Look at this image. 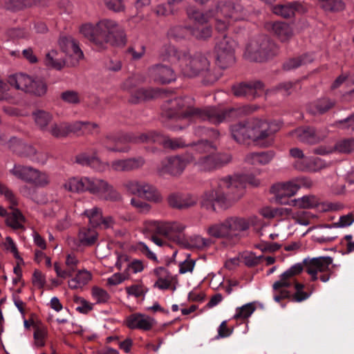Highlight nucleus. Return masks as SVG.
<instances>
[{
  "label": "nucleus",
  "instance_id": "nucleus-24",
  "mask_svg": "<svg viewBox=\"0 0 354 354\" xmlns=\"http://www.w3.org/2000/svg\"><path fill=\"white\" fill-rule=\"evenodd\" d=\"M148 75L155 82L162 84H169L176 77L174 71L171 67L161 64L149 67Z\"/></svg>",
  "mask_w": 354,
  "mask_h": 354
},
{
  "label": "nucleus",
  "instance_id": "nucleus-9",
  "mask_svg": "<svg viewBox=\"0 0 354 354\" xmlns=\"http://www.w3.org/2000/svg\"><path fill=\"white\" fill-rule=\"evenodd\" d=\"M221 183V178L218 180L212 189L203 193L200 200L201 208L210 212H216V203L221 207L228 208L236 201L231 189L222 187L220 186Z\"/></svg>",
  "mask_w": 354,
  "mask_h": 354
},
{
  "label": "nucleus",
  "instance_id": "nucleus-35",
  "mask_svg": "<svg viewBox=\"0 0 354 354\" xmlns=\"http://www.w3.org/2000/svg\"><path fill=\"white\" fill-rule=\"evenodd\" d=\"M52 136L56 138L66 137L71 132H75L74 122H59L53 123L47 131Z\"/></svg>",
  "mask_w": 354,
  "mask_h": 354
},
{
  "label": "nucleus",
  "instance_id": "nucleus-28",
  "mask_svg": "<svg viewBox=\"0 0 354 354\" xmlns=\"http://www.w3.org/2000/svg\"><path fill=\"white\" fill-rule=\"evenodd\" d=\"M197 197L190 194H171L167 198L169 206L179 209H187L196 205Z\"/></svg>",
  "mask_w": 354,
  "mask_h": 354
},
{
  "label": "nucleus",
  "instance_id": "nucleus-55",
  "mask_svg": "<svg viewBox=\"0 0 354 354\" xmlns=\"http://www.w3.org/2000/svg\"><path fill=\"white\" fill-rule=\"evenodd\" d=\"M91 293L92 297L98 304L106 303L110 298V295L105 290L97 286L92 288Z\"/></svg>",
  "mask_w": 354,
  "mask_h": 354
},
{
  "label": "nucleus",
  "instance_id": "nucleus-61",
  "mask_svg": "<svg viewBox=\"0 0 354 354\" xmlns=\"http://www.w3.org/2000/svg\"><path fill=\"white\" fill-rule=\"evenodd\" d=\"M32 282L35 287L41 289L46 283L45 276L39 270H35L32 274Z\"/></svg>",
  "mask_w": 354,
  "mask_h": 354
},
{
  "label": "nucleus",
  "instance_id": "nucleus-41",
  "mask_svg": "<svg viewBox=\"0 0 354 354\" xmlns=\"http://www.w3.org/2000/svg\"><path fill=\"white\" fill-rule=\"evenodd\" d=\"M44 64L50 68L60 71L67 65V61L59 57V55L57 51L51 50L46 55Z\"/></svg>",
  "mask_w": 354,
  "mask_h": 354
},
{
  "label": "nucleus",
  "instance_id": "nucleus-40",
  "mask_svg": "<svg viewBox=\"0 0 354 354\" xmlns=\"http://www.w3.org/2000/svg\"><path fill=\"white\" fill-rule=\"evenodd\" d=\"M191 35L197 40L206 41L213 34V28L210 24L192 26L188 28Z\"/></svg>",
  "mask_w": 354,
  "mask_h": 354
},
{
  "label": "nucleus",
  "instance_id": "nucleus-37",
  "mask_svg": "<svg viewBox=\"0 0 354 354\" xmlns=\"http://www.w3.org/2000/svg\"><path fill=\"white\" fill-rule=\"evenodd\" d=\"M15 206H10L11 212L6 215V224L14 230H19L24 228V224L26 221L24 216L21 211Z\"/></svg>",
  "mask_w": 354,
  "mask_h": 354
},
{
  "label": "nucleus",
  "instance_id": "nucleus-8",
  "mask_svg": "<svg viewBox=\"0 0 354 354\" xmlns=\"http://www.w3.org/2000/svg\"><path fill=\"white\" fill-rule=\"evenodd\" d=\"M248 124L252 140L263 147L272 145L274 136L280 129V125L275 121L261 118L248 119Z\"/></svg>",
  "mask_w": 354,
  "mask_h": 354
},
{
  "label": "nucleus",
  "instance_id": "nucleus-19",
  "mask_svg": "<svg viewBox=\"0 0 354 354\" xmlns=\"http://www.w3.org/2000/svg\"><path fill=\"white\" fill-rule=\"evenodd\" d=\"M290 134L302 143L316 145L324 140L329 134V130L317 131L312 127L304 126L297 128Z\"/></svg>",
  "mask_w": 354,
  "mask_h": 354
},
{
  "label": "nucleus",
  "instance_id": "nucleus-57",
  "mask_svg": "<svg viewBox=\"0 0 354 354\" xmlns=\"http://www.w3.org/2000/svg\"><path fill=\"white\" fill-rule=\"evenodd\" d=\"M129 277L130 273L127 270H124L123 272H117L107 279V283L110 286H116L129 279Z\"/></svg>",
  "mask_w": 354,
  "mask_h": 354
},
{
  "label": "nucleus",
  "instance_id": "nucleus-2",
  "mask_svg": "<svg viewBox=\"0 0 354 354\" xmlns=\"http://www.w3.org/2000/svg\"><path fill=\"white\" fill-rule=\"evenodd\" d=\"M162 56L176 64L184 76L201 77L204 84H212L219 78L210 61L201 53L191 55L187 50L168 45L165 46Z\"/></svg>",
  "mask_w": 354,
  "mask_h": 354
},
{
  "label": "nucleus",
  "instance_id": "nucleus-1",
  "mask_svg": "<svg viewBox=\"0 0 354 354\" xmlns=\"http://www.w3.org/2000/svg\"><path fill=\"white\" fill-rule=\"evenodd\" d=\"M241 108L221 109L216 107L199 109L194 106L192 98L176 97L168 100L163 105V115L176 121H209L212 124H220L227 120L236 119L241 116Z\"/></svg>",
  "mask_w": 354,
  "mask_h": 354
},
{
  "label": "nucleus",
  "instance_id": "nucleus-26",
  "mask_svg": "<svg viewBox=\"0 0 354 354\" xmlns=\"http://www.w3.org/2000/svg\"><path fill=\"white\" fill-rule=\"evenodd\" d=\"M145 163V159L141 157L120 159L112 161L109 168L113 171L125 172L141 168Z\"/></svg>",
  "mask_w": 354,
  "mask_h": 354
},
{
  "label": "nucleus",
  "instance_id": "nucleus-17",
  "mask_svg": "<svg viewBox=\"0 0 354 354\" xmlns=\"http://www.w3.org/2000/svg\"><path fill=\"white\" fill-rule=\"evenodd\" d=\"M232 160V156L228 153H209L196 158L192 162L201 171H212L220 168Z\"/></svg>",
  "mask_w": 354,
  "mask_h": 354
},
{
  "label": "nucleus",
  "instance_id": "nucleus-64",
  "mask_svg": "<svg viewBox=\"0 0 354 354\" xmlns=\"http://www.w3.org/2000/svg\"><path fill=\"white\" fill-rule=\"evenodd\" d=\"M109 165L108 162H104L100 160V158L97 156L95 153H94V158L93 162H91V167L96 170L99 172H104L108 168H109Z\"/></svg>",
  "mask_w": 354,
  "mask_h": 354
},
{
  "label": "nucleus",
  "instance_id": "nucleus-33",
  "mask_svg": "<svg viewBox=\"0 0 354 354\" xmlns=\"http://www.w3.org/2000/svg\"><path fill=\"white\" fill-rule=\"evenodd\" d=\"M250 131V128H249L248 120L237 122L230 127L232 137L239 143H243L248 140H252Z\"/></svg>",
  "mask_w": 354,
  "mask_h": 354
},
{
  "label": "nucleus",
  "instance_id": "nucleus-42",
  "mask_svg": "<svg viewBox=\"0 0 354 354\" xmlns=\"http://www.w3.org/2000/svg\"><path fill=\"white\" fill-rule=\"evenodd\" d=\"M331 107V102L328 98H322L308 105V112L313 115L323 114Z\"/></svg>",
  "mask_w": 354,
  "mask_h": 354
},
{
  "label": "nucleus",
  "instance_id": "nucleus-60",
  "mask_svg": "<svg viewBox=\"0 0 354 354\" xmlns=\"http://www.w3.org/2000/svg\"><path fill=\"white\" fill-rule=\"evenodd\" d=\"M75 131L86 129L92 132L98 131L99 126L97 123L89 122L76 121L74 122Z\"/></svg>",
  "mask_w": 354,
  "mask_h": 354
},
{
  "label": "nucleus",
  "instance_id": "nucleus-32",
  "mask_svg": "<svg viewBox=\"0 0 354 354\" xmlns=\"http://www.w3.org/2000/svg\"><path fill=\"white\" fill-rule=\"evenodd\" d=\"M153 274L157 280L153 284V287L159 290L169 289L176 277L165 268L158 267L153 270Z\"/></svg>",
  "mask_w": 354,
  "mask_h": 354
},
{
  "label": "nucleus",
  "instance_id": "nucleus-4",
  "mask_svg": "<svg viewBox=\"0 0 354 354\" xmlns=\"http://www.w3.org/2000/svg\"><path fill=\"white\" fill-rule=\"evenodd\" d=\"M80 32L98 50L107 48L109 44L124 46L127 41L124 28L116 21L111 19H102L95 24H82L80 27Z\"/></svg>",
  "mask_w": 354,
  "mask_h": 354
},
{
  "label": "nucleus",
  "instance_id": "nucleus-53",
  "mask_svg": "<svg viewBox=\"0 0 354 354\" xmlns=\"http://www.w3.org/2000/svg\"><path fill=\"white\" fill-rule=\"evenodd\" d=\"M35 343L37 346H43L45 344V338L47 335V329L44 326H34Z\"/></svg>",
  "mask_w": 354,
  "mask_h": 354
},
{
  "label": "nucleus",
  "instance_id": "nucleus-52",
  "mask_svg": "<svg viewBox=\"0 0 354 354\" xmlns=\"http://www.w3.org/2000/svg\"><path fill=\"white\" fill-rule=\"evenodd\" d=\"M60 97L64 102L71 104H78L81 102L79 93L73 90H68L62 92Z\"/></svg>",
  "mask_w": 354,
  "mask_h": 354
},
{
  "label": "nucleus",
  "instance_id": "nucleus-22",
  "mask_svg": "<svg viewBox=\"0 0 354 354\" xmlns=\"http://www.w3.org/2000/svg\"><path fill=\"white\" fill-rule=\"evenodd\" d=\"M232 91L236 97H245L248 99L252 100L263 94L264 85L259 81L250 83H240L234 85L232 88Z\"/></svg>",
  "mask_w": 354,
  "mask_h": 354
},
{
  "label": "nucleus",
  "instance_id": "nucleus-7",
  "mask_svg": "<svg viewBox=\"0 0 354 354\" xmlns=\"http://www.w3.org/2000/svg\"><path fill=\"white\" fill-rule=\"evenodd\" d=\"M250 227L249 219L244 217L231 216L223 222L214 224L207 229V233L215 238L233 239L239 237Z\"/></svg>",
  "mask_w": 354,
  "mask_h": 354
},
{
  "label": "nucleus",
  "instance_id": "nucleus-59",
  "mask_svg": "<svg viewBox=\"0 0 354 354\" xmlns=\"http://www.w3.org/2000/svg\"><path fill=\"white\" fill-rule=\"evenodd\" d=\"M74 302L77 305L76 310L81 313L87 314L93 308L92 304L82 297H75Z\"/></svg>",
  "mask_w": 354,
  "mask_h": 354
},
{
  "label": "nucleus",
  "instance_id": "nucleus-56",
  "mask_svg": "<svg viewBox=\"0 0 354 354\" xmlns=\"http://www.w3.org/2000/svg\"><path fill=\"white\" fill-rule=\"evenodd\" d=\"M130 204L140 214H148L151 209V206L149 203L139 198H132Z\"/></svg>",
  "mask_w": 354,
  "mask_h": 354
},
{
  "label": "nucleus",
  "instance_id": "nucleus-47",
  "mask_svg": "<svg viewBox=\"0 0 354 354\" xmlns=\"http://www.w3.org/2000/svg\"><path fill=\"white\" fill-rule=\"evenodd\" d=\"M155 95V91L152 89H145L143 88L135 91L129 98V102L133 104H137L142 101L151 99Z\"/></svg>",
  "mask_w": 354,
  "mask_h": 354
},
{
  "label": "nucleus",
  "instance_id": "nucleus-51",
  "mask_svg": "<svg viewBox=\"0 0 354 354\" xmlns=\"http://www.w3.org/2000/svg\"><path fill=\"white\" fill-rule=\"evenodd\" d=\"M272 12L275 15L286 19L292 17V10L290 7V3L287 4H278L272 7Z\"/></svg>",
  "mask_w": 354,
  "mask_h": 354
},
{
  "label": "nucleus",
  "instance_id": "nucleus-50",
  "mask_svg": "<svg viewBox=\"0 0 354 354\" xmlns=\"http://www.w3.org/2000/svg\"><path fill=\"white\" fill-rule=\"evenodd\" d=\"M143 183L136 180H128L122 184V187L129 194L140 196Z\"/></svg>",
  "mask_w": 354,
  "mask_h": 354
},
{
  "label": "nucleus",
  "instance_id": "nucleus-11",
  "mask_svg": "<svg viewBox=\"0 0 354 354\" xmlns=\"http://www.w3.org/2000/svg\"><path fill=\"white\" fill-rule=\"evenodd\" d=\"M8 84L17 90L36 96L44 95L47 91L46 82L41 79H34L25 73H15L8 78Z\"/></svg>",
  "mask_w": 354,
  "mask_h": 354
},
{
  "label": "nucleus",
  "instance_id": "nucleus-3",
  "mask_svg": "<svg viewBox=\"0 0 354 354\" xmlns=\"http://www.w3.org/2000/svg\"><path fill=\"white\" fill-rule=\"evenodd\" d=\"M187 15L189 18L194 21L193 26L208 24L209 20L214 18L216 30L218 32H224L232 23L245 19L248 17V10L239 2L221 1L216 3L214 9L205 12L189 10Z\"/></svg>",
  "mask_w": 354,
  "mask_h": 354
},
{
  "label": "nucleus",
  "instance_id": "nucleus-38",
  "mask_svg": "<svg viewBox=\"0 0 354 354\" xmlns=\"http://www.w3.org/2000/svg\"><path fill=\"white\" fill-rule=\"evenodd\" d=\"M145 200L154 203H160L163 198L158 189L151 184L144 182L140 196Z\"/></svg>",
  "mask_w": 354,
  "mask_h": 354
},
{
  "label": "nucleus",
  "instance_id": "nucleus-13",
  "mask_svg": "<svg viewBox=\"0 0 354 354\" xmlns=\"http://www.w3.org/2000/svg\"><path fill=\"white\" fill-rule=\"evenodd\" d=\"M261 185V180L260 178L253 174H247L224 177L221 178L220 186L231 189L236 201L243 196L244 189L247 185L257 187Z\"/></svg>",
  "mask_w": 354,
  "mask_h": 354
},
{
  "label": "nucleus",
  "instance_id": "nucleus-34",
  "mask_svg": "<svg viewBox=\"0 0 354 354\" xmlns=\"http://www.w3.org/2000/svg\"><path fill=\"white\" fill-rule=\"evenodd\" d=\"M98 236V232L94 227H84L78 232L77 240L80 245L91 247L97 242Z\"/></svg>",
  "mask_w": 354,
  "mask_h": 354
},
{
  "label": "nucleus",
  "instance_id": "nucleus-54",
  "mask_svg": "<svg viewBox=\"0 0 354 354\" xmlns=\"http://www.w3.org/2000/svg\"><path fill=\"white\" fill-rule=\"evenodd\" d=\"M0 194L9 202L10 206H17L18 204L17 198L12 191L5 184L0 182Z\"/></svg>",
  "mask_w": 354,
  "mask_h": 354
},
{
  "label": "nucleus",
  "instance_id": "nucleus-39",
  "mask_svg": "<svg viewBox=\"0 0 354 354\" xmlns=\"http://www.w3.org/2000/svg\"><path fill=\"white\" fill-rule=\"evenodd\" d=\"M313 60V59L310 55L304 54L288 59L283 62L282 68L284 71H289L308 64L312 62Z\"/></svg>",
  "mask_w": 354,
  "mask_h": 354
},
{
  "label": "nucleus",
  "instance_id": "nucleus-5",
  "mask_svg": "<svg viewBox=\"0 0 354 354\" xmlns=\"http://www.w3.org/2000/svg\"><path fill=\"white\" fill-rule=\"evenodd\" d=\"M63 186L66 190L71 192H88L106 201L113 203L123 201L122 194L104 178L90 176L73 177L66 180Z\"/></svg>",
  "mask_w": 354,
  "mask_h": 354
},
{
  "label": "nucleus",
  "instance_id": "nucleus-44",
  "mask_svg": "<svg viewBox=\"0 0 354 354\" xmlns=\"http://www.w3.org/2000/svg\"><path fill=\"white\" fill-rule=\"evenodd\" d=\"M92 278L90 272L87 270H81L77 272L76 276L68 281V287L71 289H77L87 284Z\"/></svg>",
  "mask_w": 354,
  "mask_h": 354
},
{
  "label": "nucleus",
  "instance_id": "nucleus-63",
  "mask_svg": "<svg viewBox=\"0 0 354 354\" xmlns=\"http://www.w3.org/2000/svg\"><path fill=\"white\" fill-rule=\"evenodd\" d=\"M195 266V261L189 259V255L185 260L179 264V272L185 274L186 272H192Z\"/></svg>",
  "mask_w": 354,
  "mask_h": 354
},
{
  "label": "nucleus",
  "instance_id": "nucleus-36",
  "mask_svg": "<svg viewBox=\"0 0 354 354\" xmlns=\"http://www.w3.org/2000/svg\"><path fill=\"white\" fill-rule=\"evenodd\" d=\"M32 119L35 125L43 131H46L48 129V124L51 123L53 116L48 111L37 109L32 113Z\"/></svg>",
  "mask_w": 354,
  "mask_h": 354
},
{
  "label": "nucleus",
  "instance_id": "nucleus-58",
  "mask_svg": "<svg viewBox=\"0 0 354 354\" xmlns=\"http://www.w3.org/2000/svg\"><path fill=\"white\" fill-rule=\"evenodd\" d=\"M296 82H286L279 84L274 88L271 92L279 91L281 92L283 95H288L292 93L296 88Z\"/></svg>",
  "mask_w": 354,
  "mask_h": 354
},
{
  "label": "nucleus",
  "instance_id": "nucleus-31",
  "mask_svg": "<svg viewBox=\"0 0 354 354\" xmlns=\"http://www.w3.org/2000/svg\"><path fill=\"white\" fill-rule=\"evenodd\" d=\"M305 268L304 263H298L291 266L288 270L283 272L280 276V279L275 281L272 286L274 290L279 288H287L290 286V279L296 275L299 274Z\"/></svg>",
  "mask_w": 354,
  "mask_h": 354
},
{
  "label": "nucleus",
  "instance_id": "nucleus-29",
  "mask_svg": "<svg viewBox=\"0 0 354 354\" xmlns=\"http://www.w3.org/2000/svg\"><path fill=\"white\" fill-rule=\"evenodd\" d=\"M8 148L19 157L30 159L35 153L36 149L31 145L12 138L7 142Z\"/></svg>",
  "mask_w": 354,
  "mask_h": 354
},
{
  "label": "nucleus",
  "instance_id": "nucleus-23",
  "mask_svg": "<svg viewBox=\"0 0 354 354\" xmlns=\"http://www.w3.org/2000/svg\"><path fill=\"white\" fill-rule=\"evenodd\" d=\"M299 185L293 181L277 183L270 187V192L275 196L277 202L281 204H289L286 199L290 198L298 192Z\"/></svg>",
  "mask_w": 354,
  "mask_h": 354
},
{
  "label": "nucleus",
  "instance_id": "nucleus-16",
  "mask_svg": "<svg viewBox=\"0 0 354 354\" xmlns=\"http://www.w3.org/2000/svg\"><path fill=\"white\" fill-rule=\"evenodd\" d=\"M194 160V155L186 152L181 156H170L161 162L158 171L160 175L169 174L173 176H180L188 164Z\"/></svg>",
  "mask_w": 354,
  "mask_h": 354
},
{
  "label": "nucleus",
  "instance_id": "nucleus-46",
  "mask_svg": "<svg viewBox=\"0 0 354 354\" xmlns=\"http://www.w3.org/2000/svg\"><path fill=\"white\" fill-rule=\"evenodd\" d=\"M82 215L88 218V223L91 227L95 228L100 226V221L102 219L103 213L100 207L95 206L91 209H85Z\"/></svg>",
  "mask_w": 354,
  "mask_h": 354
},
{
  "label": "nucleus",
  "instance_id": "nucleus-18",
  "mask_svg": "<svg viewBox=\"0 0 354 354\" xmlns=\"http://www.w3.org/2000/svg\"><path fill=\"white\" fill-rule=\"evenodd\" d=\"M144 133L138 134H126L124 136H108L103 141L104 147L114 152L126 153L130 150L127 143H145L146 141H141L140 138Z\"/></svg>",
  "mask_w": 354,
  "mask_h": 354
},
{
  "label": "nucleus",
  "instance_id": "nucleus-48",
  "mask_svg": "<svg viewBox=\"0 0 354 354\" xmlns=\"http://www.w3.org/2000/svg\"><path fill=\"white\" fill-rule=\"evenodd\" d=\"M354 151V139H344L336 142L333 151L340 153H350Z\"/></svg>",
  "mask_w": 354,
  "mask_h": 354
},
{
  "label": "nucleus",
  "instance_id": "nucleus-6",
  "mask_svg": "<svg viewBox=\"0 0 354 354\" xmlns=\"http://www.w3.org/2000/svg\"><path fill=\"white\" fill-rule=\"evenodd\" d=\"M185 226L179 222H167L161 221H146L144 222V230L152 234L151 240L158 246L167 245V241L160 237L178 241L180 235Z\"/></svg>",
  "mask_w": 354,
  "mask_h": 354
},
{
  "label": "nucleus",
  "instance_id": "nucleus-27",
  "mask_svg": "<svg viewBox=\"0 0 354 354\" xmlns=\"http://www.w3.org/2000/svg\"><path fill=\"white\" fill-rule=\"evenodd\" d=\"M266 28L282 43L289 42L294 35L292 28L286 22L275 21L268 23Z\"/></svg>",
  "mask_w": 354,
  "mask_h": 354
},
{
  "label": "nucleus",
  "instance_id": "nucleus-25",
  "mask_svg": "<svg viewBox=\"0 0 354 354\" xmlns=\"http://www.w3.org/2000/svg\"><path fill=\"white\" fill-rule=\"evenodd\" d=\"M124 324L130 329L147 331L152 328L156 322L147 315L133 313L126 317Z\"/></svg>",
  "mask_w": 354,
  "mask_h": 354
},
{
  "label": "nucleus",
  "instance_id": "nucleus-14",
  "mask_svg": "<svg viewBox=\"0 0 354 354\" xmlns=\"http://www.w3.org/2000/svg\"><path fill=\"white\" fill-rule=\"evenodd\" d=\"M236 42L230 37L225 35L218 39L214 48L216 64L221 68H226L235 62Z\"/></svg>",
  "mask_w": 354,
  "mask_h": 354
},
{
  "label": "nucleus",
  "instance_id": "nucleus-12",
  "mask_svg": "<svg viewBox=\"0 0 354 354\" xmlns=\"http://www.w3.org/2000/svg\"><path fill=\"white\" fill-rule=\"evenodd\" d=\"M17 178L34 185L35 187H44L49 185L50 177L46 172L32 166L15 165L10 171Z\"/></svg>",
  "mask_w": 354,
  "mask_h": 354
},
{
  "label": "nucleus",
  "instance_id": "nucleus-49",
  "mask_svg": "<svg viewBox=\"0 0 354 354\" xmlns=\"http://www.w3.org/2000/svg\"><path fill=\"white\" fill-rule=\"evenodd\" d=\"M255 306L252 303L237 308L234 315L235 319H245L248 318L255 310Z\"/></svg>",
  "mask_w": 354,
  "mask_h": 354
},
{
  "label": "nucleus",
  "instance_id": "nucleus-15",
  "mask_svg": "<svg viewBox=\"0 0 354 354\" xmlns=\"http://www.w3.org/2000/svg\"><path fill=\"white\" fill-rule=\"evenodd\" d=\"M303 263L306 272L311 276L313 281L319 278L323 282H326L330 279L329 266L332 264V259L330 257L306 258Z\"/></svg>",
  "mask_w": 354,
  "mask_h": 354
},
{
  "label": "nucleus",
  "instance_id": "nucleus-43",
  "mask_svg": "<svg viewBox=\"0 0 354 354\" xmlns=\"http://www.w3.org/2000/svg\"><path fill=\"white\" fill-rule=\"evenodd\" d=\"M188 145L192 147V151L199 156L212 153L216 150V146L207 140H202Z\"/></svg>",
  "mask_w": 354,
  "mask_h": 354
},
{
  "label": "nucleus",
  "instance_id": "nucleus-30",
  "mask_svg": "<svg viewBox=\"0 0 354 354\" xmlns=\"http://www.w3.org/2000/svg\"><path fill=\"white\" fill-rule=\"evenodd\" d=\"M275 157V152L270 150L250 152L245 155L244 162L252 166H265L270 164Z\"/></svg>",
  "mask_w": 354,
  "mask_h": 354
},
{
  "label": "nucleus",
  "instance_id": "nucleus-10",
  "mask_svg": "<svg viewBox=\"0 0 354 354\" xmlns=\"http://www.w3.org/2000/svg\"><path fill=\"white\" fill-rule=\"evenodd\" d=\"M278 46L268 36L259 35L248 44L245 55L252 61L264 62L277 55Z\"/></svg>",
  "mask_w": 354,
  "mask_h": 354
},
{
  "label": "nucleus",
  "instance_id": "nucleus-21",
  "mask_svg": "<svg viewBox=\"0 0 354 354\" xmlns=\"http://www.w3.org/2000/svg\"><path fill=\"white\" fill-rule=\"evenodd\" d=\"M59 44L62 50L68 55L67 66H75L84 57L77 41L71 37H62Z\"/></svg>",
  "mask_w": 354,
  "mask_h": 354
},
{
  "label": "nucleus",
  "instance_id": "nucleus-62",
  "mask_svg": "<svg viewBox=\"0 0 354 354\" xmlns=\"http://www.w3.org/2000/svg\"><path fill=\"white\" fill-rule=\"evenodd\" d=\"M126 292L129 295H133L136 297H140L144 295L146 292L145 288L142 285L135 284L125 288Z\"/></svg>",
  "mask_w": 354,
  "mask_h": 354
},
{
  "label": "nucleus",
  "instance_id": "nucleus-20",
  "mask_svg": "<svg viewBox=\"0 0 354 354\" xmlns=\"http://www.w3.org/2000/svg\"><path fill=\"white\" fill-rule=\"evenodd\" d=\"M140 139L141 141H146V142L157 143L162 145L165 149L172 150L182 149L189 146L185 144V142L182 138H170L153 131L143 133Z\"/></svg>",
  "mask_w": 354,
  "mask_h": 354
},
{
  "label": "nucleus",
  "instance_id": "nucleus-45",
  "mask_svg": "<svg viewBox=\"0 0 354 354\" xmlns=\"http://www.w3.org/2000/svg\"><path fill=\"white\" fill-rule=\"evenodd\" d=\"M290 205L301 209H311L317 206L318 198L314 195H306L292 200Z\"/></svg>",
  "mask_w": 354,
  "mask_h": 354
}]
</instances>
